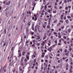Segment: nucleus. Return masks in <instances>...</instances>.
I'll use <instances>...</instances> for the list:
<instances>
[{
    "instance_id": "obj_1",
    "label": "nucleus",
    "mask_w": 73,
    "mask_h": 73,
    "mask_svg": "<svg viewBox=\"0 0 73 73\" xmlns=\"http://www.w3.org/2000/svg\"><path fill=\"white\" fill-rule=\"evenodd\" d=\"M13 12V11H11V10H10L8 14H10V16H11Z\"/></svg>"
},
{
    "instance_id": "obj_2",
    "label": "nucleus",
    "mask_w": 73,
    "mask_h": 73,
    "mask_svg": "<svg viewBox=\"0 0 73 73\" xmlns=\"http://www.w3.org/2000/svg\"><path fill=\"white\" fill-rule=\"evenodd\" d=\"M54 35H55L56 36V37H58V35H57V33H56V32H54L53 33Z\"/></svg>"
},
{
    "instance_id": "obj_3",
    "label": "nucleus",
    "mask_w": 73,
    "mask_h": 73,
    "mask_svg": "<svg viewBox=\"0 0 73 73\" xmlns=\"http://www.w3.org/2000/svg\"><path fill=\"white\" fill-rule=\"evenodd\" d=\"M40 36L38 35L37 36V38H36V40H39V39H40Z\"/></svg>"
},
{
    "instance_id": "obj_4",
    "label": "nucleus",
    "mask_w": 73,
    "mask_h": 73,
    "mask_svg": "<svg viewBox=\"0 0 73 73\" xmlns=\"http://www.w3.org/2000/svg\"><path fill=\"white\" fill-rule=\"evenodd\" d=\"M24 57L22 56L21 61V62H23V60H24Z\"/></svg>"
},
{
    "instance_id": "obj_5",
    "label": "nucleus",
    "mask_w": 73,
    "mask_h": 73,
    "mask_svg": "<svg viewBox=\"0 0 73 73\" xmlns=\"http://www.w3.org/2000/svg\"><path fill=\"white\" fill-rule=\"evenodd\" d=\"M26 58L27 60H29V56L28 55H27Z\"/></svg>"
},
{
    "instance_id": "obj_6",
    "label": "nucleus",
    "mask_w": 73,
    "mask_h": 73,
    "mask_svg": "<svg viewBox=\"0 0 73 73\" xmlns=\"http://www.w3.org/2000/svg\"><path fill=\"white\" fill-rule=\"evenodd\" d=\"M31 21H30L28 23V24L29 27H30V25H31Z\"/></svg>"
},
{
    "instance_id": "obj_7",
    "label": "nucleus",
    "mask_w": 73,
    "mask_h": 73,
    "mask_svg": "<svg viewBox=\"0 0 73 73\" xmlns=\"http://www.w3.org/2000/svg\"><path fill=\"white\" fill-rule=\"evenodd\" d=\"M65 22H66V24H68L69 23V20L68 19H66L65 20Z\"/></svg>"
},
{
    "instance_id": "obj_8",
    "label": "nucleus",
    "mask_w": 73,
    "mask_h": 73,
    "mask_svg": "<svg viewBox=\"0 0 73 73\" xmlns=\"http://www.w3.org/2000/svg\"><path fill=\"white\" fill-rule=\"evenodd\" d=\"M26 53V52H25L23 51L22 52V56H25V54Z\"/></svg>"
},
{
    "instance_id": "obj_9",
    "label": "nucleus",
    "mask_w": 73,
    "mask_h": 73,
    "mask_svg": "<svg viewBox=\"0 0 73 73\" xmlns=\"http://www.w3.org/2000/svg\"><path fill=\"white\" fill-rule=\"evenodd\" d=\"M6 28H5L4 29V33H5V34H6V33H7V30H6Z\"/></svg>"
},
{
    "instance_id": "obj_10",
    "label": "nucleus",
    "mask_w": 73,
    "mask_h": 73,
    "mask_svg": "<svg viewBox=\"0 0 73 73\" xmlns=\"http://www.w3.org/2000/svg\"><path fill=\"white\" fill-rule=\"evenodd\" d=\"M23 25H21V30H22V29H23Z\"/></svg>"
},
{
    "instance_id": "obj_11",
    "label": "nucleus",
    "mask_w": 73,
    "mask_h": 73,
    "mask_svg": "<svg viewBox=\"0 0 73 73\" xmlns=\"http://www.w3.org/2000/svg\"><path fill=\"white\" fill-rule=\"evenodd\" d=\"M11 3V1H9V2H7L6 3L7 5H9V4Z\"/></svg>"
},
{
    "instance_id": "obj_12",
    "label": "nucleus",
    "mask_w": 73,
    "mask_h": 73,
    "mask_svg": "<svg viewBox=\"0 0 73 73\" xmlns=\"http://www.w3.org/2000/svg\"><path fill=\"white\" fill-rule=\"evenodd\" d=\"M46 35H45L44 36V37L43 38V40H45V38H46Z\"/></svg>"
},
{
    "instance_id": "obj_13",
    "label": "nucleus",
    "mask_w": 73,
    "mask_h": 73,
    "mask_svg": "<svg viewBox=\"0 0 73 73\" xmlns=\"http://www.w3.org/2000/svg\"><path fill=\"white\" fill-rule=\"evenodd\" d=\"M26 33H28V32H29V29H26Z\"/></svg>"
},
{
    "instance_id": "obj_14",
    "label": "nucleus",
    "mask_w": 73,
    "mask_h": 73,
    "mask_svg": "<svg viewBox=\"0 0 73 73\" xmlns=\"http://www.w3.org/2000/svg\"><path fill=\"white\" fill-rule=\"evenodd\" d=\"M50 11V10H48V11H47V12H48V13H50H50H51V12L50 11Z\"/></svg>"
},
{
    "instance_id": "obj_15",
    "label": "nucleus",
    "mask_w": 73,
    "mask_h": 73,
    "mask_svg": "<svg viewBox=\"0 0 73 73\" xmlns=\"http://www.w3.org/2000/svg\"><path fill=\"white\" fill-rule=\"evenodd\" d=\"M57 12V11L56 10H55L54 11H53V13H56Z\"/></svg>"
},
{
    "instance_id": "obj_16",
    "label": "nucleus",
    "mask_w": 73,
    "mask_h": 73,
    "mask_svg": "<svg viewBox=\"0 0 73 73\" xmlns=\"http://www.w3.org/2000/svg\"><path fill=\"white\" fill-rule=\"evenodd\" d=\"M21 53H20L19 55V57H21Z\"/></svg>"
},
{
    "instance_id": "obj_17",
    "label": "nucleus",
    "mask_w": 73,
    "mask_h": 73,
    "mask_svg": "<svg viewBox=\"0 0 73 73\" xmlns=\"http://www.w3.org/2000/svg\"><path fill=\"white\" fill-rule=\"evenodd\" d=\"M70 73H72L73 72V71H72V69H70Z\"/></svg>"
},
{
    "instance_id": "obj_18",
    "label": "nucleus",
    "mask_w": 73,
    "mask_h": 73,
    "mask_svg": "<svg viewBox=\"0 0 73 73\" xmlns=\"http://www.w3.org/2000/svg\"><path fill=\"white\" fill-rule=\"evenodd\" d=\"M71 31V29H68V33H70Z\"/></svg>"
},
{
    "instance_id": "obj_19",
    "label": "nucleus",
    "mask_w": 73,
    "mask_h": 73,
    "mask_svg": "<svg viewBox=\"0 0 73 73\" xmlns=\"http://www.w3.org/2000/svg\"><path fill=\"white\" fill-rule=\"evenodd\" d=\"M46 8H47V6L46 5L44 6V9L46 10Z\"/></svg>"
},
{
    "instance_id": "obj_20",
    "label": "nucleus",
    "mask_w": 73,
    "mask_h": 73,
    "mask_svg": "<svg viewBox=\"0 0 73 73\" xmlns=\"http://www.w3.org/2000/svg\"><path fill=\"white\" fill-rule=\"evenodd\" d=\"M61 23H58V24L57 26H59V25H61Z\"/></svg>"
},
{
    "instance_id": "obj_21",
    "label": "nucleus",
    "mask_w": 73,
    "mask_h": 73,
    "mask_svg": "<svg viewBox=\"0 0 73 73\" xmlns=\"http://www.w3.org/2000/svg\"><path fill=\"white\" fill-rule=\"evenodd\" d=\"M60 23H64V21H63L62 20H60Z\"/></svg>"
},
{
    "instance_id": "obj_22",
    "label": "nucleus",
    "mask_w": 73,
    "mask_h": 73,
    "mask_svg": "<svg viewBox=\"0 0 73 73\" xmlns=\"http://www.w3.org/2000/svg\"><path fill=\"white\" fill-rule=\"evenodd\" d=\"M47 28H50V26L48 25L47 26Z\"/></svg>"
},
{
    "instance_id": "obj_23",
    "label": "nucleus",
    "mask_w": 73,
    "mask_h": 73,
    "mask_svg": "<svg viewBox=\"0 0 73 73\" xmlns=\"http://www.w3.org/2000/svg\"><path fill=\"white\" fill-rule=\"evenodd\" d=\"M72 0H67L68 3H69V1H72Z\"/></svg>"
},
{
    "instance_id": "obj_24",
    "label": "nucleus",
    "mask_w": 73,
    "mask_h": 73,
    "mask_svg": "<svg viewBox=\"0 0 73 73\" xmlns=\"http://www.w3.org/2000/svg\"><path fill=\"white\" fill-rule=\"evenodd\" d=\"M48 50L49 52H51V50L50 48H48Z\"/></svg>"
},
{
    "instance_id": "obj_25",
    "label": "nucleus",
    "mask_w": 73,
    "mask_h": 73,
    "mask_svg": "<svg viewBox=\"0 0 73 73\" xmlns=\"http://www.w3.org/2000/svg\"><path fill=\"white\" fill-rule=\"evenodd\" d=\"M19 69L20 71H22V69H21V67H19Z\"/></svg>"
},
{
    "instance_id": "obj_26",
    "label": "nucleus",
    "mask_w": 73,
    "mask_h": 73,
    "mask_svg": "<svg viewBox=\"0 0 73 73\" xmlns=\"http://www.w3.org/2000/svg\"><path fill=\"white\" fill-rule=\"evenodd\" d=\"M55 46H56V45L54 44L53 45H52V47L53 48H54V47H55Z\"/></svg>"
},
{
    "instance_id": "obj_27",
    "label": "nucleus",
    "mask_w": 73,
    "mask_h": 73,
    "mask_svg": "<svg viewBox=\"0 0 73 73\" xmlns=\"http://www.w3.org/2000/svg\"><path fill=\"white\" fill-rule=\"evenodd\" d=\"M13 49H14V47H13L11 50V51H13Z\"/></svg>"
},
{
    "instance_id": "obj_28",
    "label": "nucleus",
    "mask_w": 73,
    "mask_h": 73,
    "mask_svg": "<svg viewBox=\"0 0 73 73\" xmlns=\"http://www.w3.org/2000/svg\"><path fill=\"white\" fill-rule=\"evenodd\" d=\"M69 20L70 21H72L73 20V19H71V18H70V19H69Z\"/></svg>"
},
{
    "instance_id": "obj_29",
    "label": "nucleus",
    "mask_w": 73,
    "mask_h": 73,
    "mask_svg": "<svg viewBox=\"0 0 73 73\" xmlns=\"http://www.w3.org/2000/svg\"><path fill=\"white\" fill-rule=\"evenodd\" d=\"M64 20H66V16H65L64 17Z\"/></svg>"
},
{
    "instance_id": "obj_30",
    "label": "nucleus",
    "mask_w": 73,
    "mask_h": 73,
    "mask_svg": "<svg viewBox=\"0 0 73 73\" xmlns=\"http://www.w3.org/2000/svg\"><path fill=\"white\" fill-rule=\"evenodd\" d=\"M58 37L59 38H60L61 37V36L60 35H59L58 36Z\"/></svg>"
},
{
    "instance_id": "obj_31",
    "label": "nucleus",
    "mask_w": 73,
    "mask_h": 73,
    "mask_svg": "<svg viewBox=\"0 0 73 73\" xmlns=\"http://www.w3.org/2000/svg\"><path fill=\"white\" fill-rule=\"evenodd\" d=\"M67 17H68V19H71V17H70V16H67Z\"/></svg>"
},
{
    "instance_id": "obj_32",
    "label": "nucleus",
    "mask_w": 73,
    "mask_h": 73,
    "mask_svg": "<svg viewBox=\"0 0 73 73\" xmlns=\"http://www.w3.org/2000/svg\"><path fill=\"white\" fill-rule=\"evenodd\" d=\"M37 17H35L34 19L35 21H36V20H37Z\"/></svg>"
},
{
    "instance_id": "obj_33",
    "label": "nucleus",
    "mask_w": 73,
    "mask_h": 73,
    "mask_svg": "<svg viewBox=\"0 0 73 73\" xmlns=\"http://www.w3.org/2000/svg\"><path fill=\"white\" fill-rule=\"evenodd\" d=\"M46 72L47 73H49V70H47L46 71Z\"/></svg>"
},
{
    "instance_id": "obj_34",
    "label": "nucleus",
    "mask_w": 73,
    "mask_h": 73,
    "mask_svg": "<svg viewBox=\"0 0 73 73\" xmlns=\"http://www.w3.org/2000/svg\"><path fill=\"white\" fill-rule=\"evenodd\" d=\"M62 34L63 35H64V36H66V34L65 33H63Z\"/></svg>"
},
{
    "instance_id": "obj_35",
    "label": "nucleus",
    "mask_w": 73,
    "mask_h": 73,
    "mask_svg": "<svg viewBox=\"0 0 73 73\" xmlns=\"http://www.w3.org/2000/svg\"><path fill=\"white\" fill-rule=\"evenodd\" d=\"M72 50V48H70L69 49V50L70 51H71Z\"/></svg>"
},
{
    "instance_id": "obj_36",
    "label": "nucleus",
    "mask_w": 73,
    "mask_h": 73,
    "mask_svg": "<svg viewBox=\"0 0 73 73\" xmlns=\"http://www.w3.org/2000/svg\"><path fill=\"white\" fill-rule=\"evenodd\" d=\"M64 52L65 53H66V52H67V49H66L64 50Z\"/></svg>"
},
{
    "instance_id": "obj_37",
    "label": "nucleus",
    "mask_w": 73,
    "mask_h": 73,
    "mask_svg": "<svg viewBox=\"0 0 73 73\" xmlns=\"http://www.w3.org/2000/svg\"><path fill=\"white\" fill-rule=\"evenodd\" d=\"M44 70H46V67H45L44 68Z\"/></svg>"
},
{
    "instance_id": "obj_38",
    "label": "nucleus",
    "mask_w": 73,
    "mask_h": 73,
    "mask_svg": "<svg viewBox=\"0 0 73 73\" xmlns=\"http://www.w3.org/2000/svg\"><path fill=\"white\" fill-rule=\"evenodd\" d=\"M61 29H64V26H62L61 27Z\"/></svg>"
},
{
    "instance_id": "obj_39",
    "label": "nucleus",
    "mask_w": 73,
    "mask_h": 73,
    "mask_svg": "<svg viewBox=\"0 0 73 73\" xmlns=\"http://www.w3.org/2000/svg\"><path fill=\"white\" fill-rule=\"evenodd\" d=\"M61 62V60H59L58 61V63H60V62Z\"/></svg>"
},
{
    "instance_id": "obj_40",
    "label": "nucleus",
    "mask_w": 73,
    "mask_h": 73,
    "mask_svg": "<svg viewBox=\"0 0 73 73\" xmlns=\"http://www.w3.org/2000/svg\"><path fill=\"white\" fill-rule=\"evenodd\" d=\"M36 59H35L34 60V63H35L36 62Z\"/></svg>"
},
{
    "instance_id": "obj_41",
    "label": "nucleus",
    "mask_w": 73,
    "mask_h": 73,
    "mask_svg": "<svg viewBox=\"0 0 73 73\" xmlns=\"http://www.w3.org/2000/svg\"><path fill=\"white\" fill-rule=\"evenodd\" d=\"M54 42L55 43V44H57V41L56 40L54 41Z\"/></svg>"
},
{
    "instance_id": "obj_42",
    "label": "nucleus",
    "mask_w": 73,
    "mask_h": 73,
    "mask_svg": "<svg viewBox=\"0 0 73 73\" xmlns=\"http://www.w3.org/2000/svg\"><path fill=\"white\" fill-rule=\"evenodd\" d=\"M64 3H67V1H66V0H65L64 1Z\"/></svg>"
},
{
    "instance_id": "obj_43",
    "label": "nucleus",
    "mask_w": 73,
    "mask_h": 73,
    "mask_svg": "<svg viewBox=\"0 0 73 73\" xmlns=\"http://www.w3.org/2000/svg\"><path fill=\"white\" fill-rule=\"evenodd\" d=\"M41 57H42V58H43V57H44V55L42 54Z\"/></svg>"
},
{
    "instance_id": "obj_44",
    "label": "nucleus",
    "mask_w": 73,
    "mask_h": 73,
    "mask_svg": "<svg viewBox=\"0 0 73 73\" xmlns=\"http://www.w3.org/2000/svg\"><path fill=\"white\" fill-rule=\"evenodd\" d=\"M65 9L66 10H67L68 9V7H66Z\"/></svg>"
},
{
    "instance_id": "obj_45",
    "label": "nucleus",
    "mask_w": 73,
    "mask_h": 73,
    "mask_svg": "<svg viewBox=\"0 0 73 73\" xmlns=\"http://www.w3.org/2000/svg\"><path fill=\"white\" fill-rule=\"evenodd\" d=\"M73 69V67L72 66H70V69Z\"/></svg>"
},
{
    "instance_id": "obj_46",
    "label": "nucleus",
    "mask_w": 73,
    "mask_h": 73,
    "mask_svg": "<svg viewBox=\"0 0 73 73\" xmlns=\"http://www.w3.org/2000/svg\"><path fill=\"white\" fill-rule=\"evenodd\" d=\"M60 55V54H58L57 55V56L58 57H59Z\"/></svg>"
},
{
    "instance_id": "obj_47",
    "label": "nucleus",
    "mask_w": 73,
    "mask_h": 73,
    "mask_svg": "<svg viewBox=\"0 0 73 73\" xmlns=\"http://www.w3.org/2000/svg\"><path fill=\"white\" fill-rule=\"evenodd\" d=\"M59 50L61 52H62V49L60 48L59 49Z\"/></svg>"
},
{
    "instance_id": "obj_48",
    "label": "nucleus",
    "mask_w": 73,
    "mask_h": 73,
    "mask_svg": "<svg viewBox=\"0 0 73 73\" xmlns=\"http://www.w3.org/2000/svg\"><path fill=\"white\" fill-rule=\"evenodd\" d=\"M36 45L38 46H40V43H37Z\"/></svg>"
},
{
    "instance_id": "obj_49",
    "label": "nucleus",
    "mask_w": 73,
    "mask_h": 73,
    "mask_svg": "<svg viewBox=\"0 0 73 73\" xmlns=\"http://www.w3.org/2000/svg\"><path fill=\"white\" fill-rule=\"evenodd\" d=\"M63 38H64V39H66V36H64L63 37Z\"/></svg>"
},
{
    "instance_id": "obj_50",
    "label": "nucleus",
    "mask_w": 73,
    "mask_h": 73,
    "mask_svg": "<svg viewBox=\"0 0 73 73\" xmlns=\"http://www.w3.org/2000/svg\"><path fill=\"white\" fill-rule=\"evenodd\" d=\"M68 64H66V68H68Z\"/></svg>"
},
{
    "instance_id": "obj_51",
    "label": "nucleus",
    "mask_w": 73,
    "mask_h": 73,
    "mask_svg": "<svg viewBox=\"0 0 73 73\" xmlns=\"http://www.w3.org/2000/svg\"><path fill=\"white\" fill-rule=\"evenodd\" d=\"M34 53L35 55H36V52L35 51H34Z\"/></svg>"
},
{
    "instance_id": "obj_52",
    "label": "nucleus",
    "mask_w": 73,
    "mask_h": 73,
    "mask_svg": "<svg viewBox=\"0 0 73 73\" xmlns=\"http://www.w3.org/2000/svg\"><path fill=\"white\" fill-rule=\"evenodd\" d=\"M68 59H67L66 60V62H68Z\"/></svg>"
},
{
    "instance_id": "obj_53",
    "label": "nucleus",
    "mask_w": 73,
    "mask_h": 73,
    "mask_svg": "<svg viewBox=\"0 0 73 73\" xmlns=\"http://www.w3.org/2000/svg\"><path fill=\"white\" fill-rule=\"evenodd\" d=\"M43 28H44V29H45L46 27V26H45L44 25H43Z\"/></svg>"
},
{
    "instance_id": "obj_54",
    "label": "nucleus",
    "mask_w": 73,
    "mask_h": 73,
    "mask_svg": "<svg viewBox=\"0 0 73 73\" xmlns=\"http://www.w3.org/2000/svg\"><path fill=\"white\" fill-rule=\"evenodd\" d=\"M48 42H49V43H50V44H51V41H50V40H49Z\"/></svg>"
},
{
    "instance_id": "obj_55",
    "label": "nucleus",
    "mask_w": 73,
    "mask_h": 73,
    "mask_svg": "<svg viewBox=\"0 0 73 73\" xmlns=\"http://www.w3.org/2000/svg\"><path fill=\"white\" fill-rule=\"evenodd\" d=\"M54 69H51V70L52 72H53L54 71Z\"/></svg>"
},
{
    "instance_id": "obj_56",
    "label": "nucleus",
    "mask_w": 73,
    "mask_h": 73,
    "mask_svg": "<svg viewBox=\"0 0 73 73\" xmlns=\"http://www.w3.org/2000/svg\"><path fill=\"white\" fill-rule=\"evenodd\" d=\"M54 8H55V9H57V6H55L54 7Z\"/></svg>"
},
{
    "instance_id": "obj_57",
    "label": "nucleus",
    "mask_w": 73,
    "mask_h": 73,
    "mask_svg": "<svg viewBox=\"0 0 73 73\" xmlns=\"http://www.w3.org/2000/svg\"><path fill=\"white\" fill-rule=\"evenodd\" d=\"M69 60H71V61H72V58H69Z\"/></svg>"
},
{
    "instance_id": "obj_58",
    "label": "nucleus",
    "mask_w": 73,
    "mask_h": 73,
    "mask_svg": "<svg viewBox=\"0 0 73 73\" xmlns=\"http://www.w3.org/2000/svg\"><path fill=\"white\" fill-rule=\"evenodd\" d=\"M59 42H61V39H59Z\"/></svg>"
},
{
    "instance_id": "obj_59",
    "label": "nucleus",
    "mask_w": 73,
    "mask_h": 73,
    "mask_svg": "<svg viewBox=\"0 0 73 73\" xmlns=\"http://www.w3.org/2000/svg\"><path fill=\"white\" fill-rule=\"evenodd\" d=\"M58 73V72H57V70H56L55 71V73Z\"/></svg>"
},
{
    "instance_id": "obj_60",
    "label": "nucleus",
    "mask_w": 73,
    "mask_h": 73,
    "mask_svg": "<svg viewBox=\"0 0 73 73\" xmlns=\"http://www.w3.org/2000/svg\"><path fill=\"white\" fill-rule=\"evenodd\" d=\"M45 15H47L48 13H47V12H45Z\"/></svg>"
},
{
    "instance_id": "obj_61",
    "label": "nucleus",
    "mask_w": 73,
    "mask_h": 73,
    "mask_svg": "<svg viewBox=\"0 0 73 73\" xmlns=\"http://www.w3.org/2000/svg\"><path fill=\"white\" fill-rule=\"evenodd\" d=\"M50 66H51V65H50V64H49L48 65V67H50Z\"/></svg>"
},
{
    "instance_id": "obj_62",
    "label": "nucleus",
    "mask_w": 73,
    "mask_h": 73,
    "mask_svg": "<svg viewBox=\"0 0 73 73\" xmlns=\"http://www.w3.org/2000/svg\"><path fill=\"white\" fill-rule=\"evenodd\" d=\"M52 47L51 46L50 47V49H51V50H52Z\"/></svg>"
},
{
    "instance_id": "obj_63",
    "label": "nucleus",
    "mask_w": 73,
    "mask_h": 73,
    "mask_svg": "<svg viewBox=\"0 0 73 73\" xmlns=\"http://www.w3.org/2000/svg\"><path fill=\"white\" fill-rule=\"evenodd\" d=\"M29 42L28 41H27L26 42V44H27V43H28Z\"/></svg>"
},
{
    "instance_id": "obj_64",
    "label": "nucleus",
    "mask_w": 73,
    "mask_h": 73,
    "mask_svg": "<svg viewBox=\"0 0 73 73\" xmlns=\"http://www.w3.org/2000/svg\"><path fill=\"white\" fill-rule=\"evenodd\" d=\"M70 45H71V46H73V44H72V43L71 44H70Z\"/></svg>"
}]
</instances>
